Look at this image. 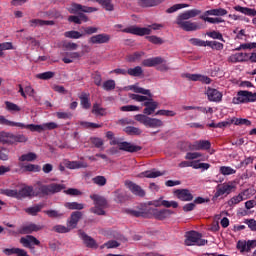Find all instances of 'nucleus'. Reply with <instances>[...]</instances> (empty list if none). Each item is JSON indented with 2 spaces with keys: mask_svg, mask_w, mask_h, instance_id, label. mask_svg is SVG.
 <instances>
[{
  "mask_svg": "<svg viewBox=\"0 0 256 256\" xmlns=\"http://www.w3.org/2000/svg\"><path fill=\"white\" fill-rule=\"evenodd\" d=\"M102 88L104 91H113L115 89V80H107L103 83Z\"/></svg>",
  "mask_w": 256,
  "mask_h": 256,
  "instance_id": "obj_56",
  "label": "nucleus"
},
{
  "mask_svg": "<svg viewBox=\"0 0 256 256\" xmlns=\"http://www.w3.org/2000/svg\"><path fill=\"white\" fill-rule=\"evenodd\" d=\"M145 55V52H134L133 54H130L127 56V61L129 63H135V61H141V57Z\"/></svg>",
  "mask_w": 256,
  "mask_h": 256,
  "instance_id": "obj_41",
  "label": "nucleus"
},
{
  "mask_svg": "<svg viewBox=\"0 0 256 256\" xmlns=\"http://www.w3.org/2000/svg\"><path fill=\"white\" fill-rule=\"evenodd\" d=\"M187 7H189V4H175L168 8L166 13H175V11H179V9H185Z\"/></svg>",
  "mask_w": 256,
  "mask_h": 256,
  "instance_id": "obj_53",
  "label": "nucleus"
},
{
  "mask_svg": "<svg viewBox=\"0 0 256 256\" xmlns=\"http://www.w3.org/2000/svg\"><path fill=\"white\" fill-rule=\"evenodd\" d=\"M127 213L132 217H147V213L141 210H128Z\"/></svg>",
  "mask_w": 256,
  "mask_h": 256,
  "instance_id": "obj_64",
  "label": "nucleus"
},
{
  "mask_svg": "<svg viewBox=\"0 0 256 256\" xmlns=\"http://www.w3.org/2000/svg\"><path fill=\"white\" fill-rule=\"evenodd\" d=\"M81 217H83V212H79V211L72 212L70 216V220L68 221V227L75 229Z\"/></svg>",
  "mask_w": 256,
  "mask_h": 256,
  "instance_id": "obj_26",
  "label": "nucleus"
},
{
  "mask_svg": "<svg viewBox=\"0 0 256 256\" xmlns=\"http://www.w3.org/2000/svg\"><path fill=\"white\" fill-rule=\"evenodd\" d=\"M31 27H44V25H55V21L53 20H41V19H32L30 20Z\"/></svg>",
  "mask_w": 256,
  "mask_h": 256,
  "instance_id": "obj_34",
  "label": "nucleus"
},
{
  "mask_svg": "<svg viewBox=\"0 0 256 256\" xmlns=\"http://www.w3.org/2000/svg\"><path fill=\"white\" fill-rule=\"evenodd\" d=\"M11 133H0V143H3V145H11L13 144V141L11 139Z\"/></svg>",
  "mask_w": 256,
  "mask_h": 256,
  "instance_id": "obj_47",
  "label": "nucleus"
},
{
  "mask_svg": "<svg viewBox=\"0 0 256 256\" xmlns=\"http://www.w3.org/2000/svg\"><path fill=\"white\" fill-rule=\"evenodd\" d=\"M65 167H67V169H87L88 165L81 161H67Z\"/></svg>",
  "mask_w": 256,
  "mask_h": 256,
  "instance_id": "obj_29",
  "label": "nucleus"
},
{
  "mask_svg": "<svg viewBox=\"0 0 256 256\" xmlns=\"http://www.w3.org/2000/svg\"><path fill=\"white\" fill-rule=\"evenodd\" d=\"M42 229L43 226L31 223L23 226L20 230V233L22 235H30V233L41 231Z\"/></svg>",
  "mask_w": 256,
  "mask_h": 256,
  "instance_id": "obj_25",
  "label": "nucleus"
},
{
  "mask_svg": "<svg viewBox=\"0 0 256 256\" xmlns=\"http://www.w3.org/2000/svg\"><path fill=\"white\" fill-rule=\"evenodd\" d=\"M22 169L30 173H39V171H41V166L36 164H27L25 166H22Z\"/></svg>",
  "mask_w": 256,
  "mask_h": 256,
  "instance_id": "obj_44",
  "label": "nucleus"
},
{
  "mask_svg": "<svg viewBox=\"0 0 256 256\" xmlns=\"http://www.w3.org/2000/svg\"><path fill=\"white\" fill-rule=\"evenodd\" d=\"M53 77H55V72L53 71H48L36 75V78L41 79L42 81H49V79H53Z\"/></svg>",
  "mask_w": 256,
  "mask_h": 256,
  "instance_id": "obj_46",
  "label": "nucleus"
},
{
  "mask_svg": "<svg viewBox=\"0 0 256 256\" xmlns=\"http://www.w3.org/2000/svg\"><path fill=\"white\" fill-rule=\"evenodd\" d=\"M110 145H118L119 151H126L127 153H137L143 149V147L133 145L131 142H123V139L115 138V136L110 139Z\"/></svg>",
  "mask_w": 256,
  "mask_h": 256,
  "instance_id": "obj_6",
  "label": "nucleus"
},
{
  "mask_svg": "<svg viewBox=\"0 0 256 256\" xmlns=\"http://www.w3.org/2000/svg\"><path fill=\"white\" fill-rule=\"evenodd\" d=\"M201 233L197 231L186 232L185 245L191 247V245H198L199 247L207 245V240L201 238Z\"/></svg>",
  "mask_w": 256,
  "mask_h": 256,
  "instance_id": "obj_10",
  "label": "nucleus"
},
{
  "mask_svg": "<svg viewBox=\"0 0 256 256\" xmlns=\"http://www.w3.org/2000/svg\"><path fill=\"white\" fill-rule=\"evenodd\" d=\"M201 14V10L199 9H191L187 10L183 13H180L176 18V25L180 27V29H183V31H199L201 29V26L197 24V22H191L189 19H193Z\"/></svg>",
  "mask_w": 256,
  "mask_h": 256,
  "instance_id": "obj_1",
  "label": "nucleus"
},
{
  "mask_svg": "<svg viewBox=\"0 0 256 256\" xmlns=\"http://www.w3.org/2000/svg\"><path fill=\"white\" fill-rule=\"evenodd\" d=\"M127 73L130 75V77H143V68H141V66L129 68Z\"/></svg>",
  "mask_w": 256,
  "mask_h": 256,
  "instance_id": "obj_38",
  "label": "nucleus"
},
{
  "mask_svg": "<svg viewBox=\"0 0 256 256\" xmlns=\"http://www.w3.org/2000/svg\"><path fill=\"white\" fill-rule=\"evenodd\" d=\"M165 0H138L139 7L147 8V7H157V5H161Z\"/></svg>",
  "mask_w": 256,
  "mask_h": 256,
  "instance_id": "obj_28",
  "label": "nucleus"
},
{
  "mask_svg": "<svg viewBox=\"0 0 256 256\" xmlns=\"http://www.w3.org/2000/svg\"><path fill=\"white\" fill-rule=\"evenodd\" d=\"M221 217H223V212L214 216L212 224L208 226V231H219V221L222 227L225 229V217Z\"/></svg>",
  "mask_w": 256,
  "mask_h": 256,
  "instance_id": "obj_20",
  "label": "nucleus"
},
{
  "mask_svg": "<svg viewBox=\"0 0 256 256\" xmlns=\"http://www.w3.org/2000/svg\"><path fill=\"white\" fill-rule=\"evenodd\" d=\"M79 11H82V13H95V11H99V9L95 7L83 6L77 3H73L69 9V12L73 14L79 13Z\"/></svg>",
  "mask_w": 256,
  "mask_h": 256,
  "instance_id": "obj_17",
  "label": "nucleus"
},
{
  "mask_svg": "<svg viewBox=\"0 0 256 256\" xmlns=\"http://www.w3.org/2000/svg\"><path fill=\"white\" fill-rule=\"evenodd\" d=\"M146 39H148V41L150 43H153L154 45H163V43H164L163 39H161L160 37H157L155 35L147 36Z\"/></svg>",
  "mask_w": 256,
  "mask_h": 256,
  "instance_id": "obj_60",
  "label": "nucleus"
},
{
  "mask_svg": "<svg viewBox=\"0 0 256 256\" xmlns=\"http://www.w3.org/2000/svg\"><path fill=\"white\" fill-rule=\"evenodd\" d=\"M247 193V190L241 192L240 194H238L237 196L232 197L229 201H228V205L229 207H235V205H238V203H241V201H245V194Z\"/></svg>",
  "mask_w": 256,
  "mask_h": 256,
  "instance_id": "obj_31",
  "label": "nucleus"
},
{
  "mask_svg": "<svg viewBox=\"0 0 256 256\" xmlns=\"http://www.w3.org/2000/svg\"><path fill=\"white\" fill-rule=\"evenodd\" d=\"M36 159H37V154L33 152L23 154L21 157H19V161L21 162H25V161L31 162V161H35Z\"/></svg>",
  "mask_w": 256,
  "mask_h": 256,
  "instance_id": "obj_49",
  "label": "nucleus"
},
{
  "mask_svg": "<svg viewBox=\"0 0 256 256\" xmlns=\"http://www.w3.org/2000/svg\"><path fill=\"white\" fill-rule=\"evenodd\" d=\"M256 101V94L249 91H239L237 97L233 98V103L239 105V103H253Z\"/></svg>",
  "mask_w": 256,
  "mask_h": 256,
  "instance_id": "obj_11",
  "label": "nucleus"
},
{
  "mask_svg": "<svg viewBox=\"0 0 256 256\" xmlns=\"http://www.w3.org/2000/svg\"><path fill=\"white\" fill-rule=\"evenodd\" d=\"M225 125H246V127L251 126V121L245 119V118H230L227 119L225 122Z\"/></svg>",
  "mask_w": 256,
  "mask_h": 256,
  "instance_id": "obj_27",
  "label": "nucleus"
},
{
  "mask_svg": "<svg viewBox=\"0 0 256 256\" xmlns=\"http://www.w3.org/2000/svg\"><path fill=\"white\" fill-rule=\"evenodd\" d=\"M64 207H66V209H70V211H81L85 209V205L79 202H67L64 204Z\"/></svg>",
  "mask_w": 256,
  "mask_h": 256,
  "instance_id": "obj_36",
  "label": "nucleus"
},
{
  "mask_svg": "<svg viewBox=\"0 0 256 256\" xmlns=\"http://www.w3.org/2000/svg\"><path fill=\"white\" fill-rule=\"evenodd\" d=\"M124 133H126L127 135H141L142 131L138 127L127 126L124 128Z\"/></svg>",
  "mask_w": 256,
  "mask_h": 256,
  "instance_id": "obj_45",
  "label": "nucleus"
},
{
  "mask_svg": "<svg viewBox=\"0 0 256 256\" xmlns=\"http://www.w3.org/2000/svg\"><path fill=\"white\" fill-rule=\"evenodd\" d=\"M43 207H45V205L36 204L32 207L26 208L25 213H27L28 215H32V217H35L37 216V213H41V210L43 209Z\"/></svg>",
  "mask_w": 256,
  "mask_h": 256,
  "instance_id": "obj_33",
  "label": "nucleus"
},
{
  "mask_svg": "<svg viewBox=\"0 0 256 256\" xmlns=\"http://www.w3.org/2000/svg\"><path fill=\"white\" fill-rule=\"evenodd\" d=\"M228 61H230L231 63H243L250 61L251 63V53L240 52L233 54L229 57Z\"/></svg>",
  "mask_w": 256,
  "mask_h": 256,
  "instance_id": "obj_19",
  "label": "nucleus"
},
{
  "mask_svg": "<svg viewBox=\"0 0 256 256\" xmlns=\"http://www.w3.org/2000/svg\"><path fill=\"white\" fill-rule=\"evenodd\" d=\"M162 175H165V173L153 169L140 173L139 177H146L147 179H156V177H161Z\"/></svg>",
  "mask_w": 256,
  "mask_h": 256,
  "instance_id": "obj_30",
  "label": "nucleus"
},
{
  "mask_svg": "<svg viewBox=\"0 0 256 256\" xmlns=\"http://www.w3.org/2000/svg\"><path fill=\"white\" fill-rule=\"evenodd\" d=\"M9 49H13V43L11 42H4L0 44V57H3L5 53L3 51H9Z\"/></svg>",
  "mask_w": 256,
  "mask_h": 256,
  "instance_id": "obj_54",
  "label": "nucleus"
},
{
  "mask_svg": "<svg viewBox=\"0 0 256 256\" xmlns=\"http://www.w3.org/2000/svg\"><path fill=\"white\" fill-rule=\"evenodd\" d=\"M163 28L161 24H152L149 27H138V26H130L128 28L123 29V33H130L131 35H138V37H143L145 35H151L152 29L153 31H159V29Z\"/></svg>",
  "mask_w": 256,
  "mask_h": 256,
  "instance_id": "obj_4",
  "label": "nucleus"
},
{
  "mask_svg": "<svg viewBox=\"0 0 256 256\" xmlns=\"http://www.w3.org/2000/svg\"><path fill=\"white\" fill-rule=\"evenodd\" d=\"M204 15H205V16H207V15H214V16H216V17H219V16L225 15V10H224V9H221V8L212 9V10H207L206 12H204Z\"/></svg>",
  "mask_w": 256,
  "mask_h": 256,
  "instance_id": "obj_51",
  "label": "nucleus"
},
{
  "mask_svg": "<svg viewBox=\"0 0 256 256\" xmlns=\"http://www.w3.org/2000/svg\"><path fill=\"white\" fill-rule=\"evenodd\" d=\"M256 248V240H239L237 243V249L240 253H249L252 249Z\"/></svg>",
  "mask_w": 256,
  "mask_h": 256,
  "instance_id": "obj_12",
  "label": "nucleus"
},
{
  "mask_svg": "<svg viewBox=\"0 0 256 256\" xmlns=\"http://www.w3.org/2000/svg\"><path fill=\"white\" fill-rule=\"evenodd\" d=\"M44 213L45 215H48L50 219H61V217H63V213L59 212L58 210H46Z\"/></svg>",
  "mask_w": 256,
  "mask_h": 256,
  "instance_id": "obj_50",
  "label": "nucleus"
},
{
  "mask_svg": "<svg viewBox=\"0 0 256 256\" xmlns=\"http://www.w3.org/2000/svg\"><path fill=\"white\" fill-rule=\"evenodd\" d=\"M80 239H82L85 247H88V249H99L97 241L93 239V237L87 235V233L80 232Z\"/></svg>",
  "mask_w": 256,
  "mask_h": 256,
  "instance_id": "obj_18",
  "label": "nucleus"
},
{
  "mask_svg": "<svg viewBox=\"0 0 256 256\" xmlns=\"http://www.w3.org/2000/svg\"><path fill=\"white\" fill-rule=\"evenodd\" d=\"M90 199L94 201L95 207L90 209L91 213H95V215H105V209L109 207V203L107 202V198L98 194L90 195Z\"/></svg>",
  "mask_w": 256,
  "mask_h": 256,
  "instance_id": "obj_5",
  "label": "nucleus"
},
{
  "mask_svg": "<svg viewBox=\"0 0 256 256\" xmlns=\"http://www.w3.org/2000/svg\"><path fill=\"white\" fill-rule=\"evenodd\" d=\"M84 35L85 34L75 30L67 31L64 33V37H67L68 39H81V37Z\"/></svg>",
  "mask_w": 256,
  "mask_h": 256,
  "instance_id": "obj_43",
  "label": "nucleus"
},
{
  "mask_svg": "<svg viewBox=\"0 0 256 256\" xmlns=\"http://www.w3.org/2000/svg\"><path fill=\"white\" fill-rule=\"evenodd\" d=\"M114 195V201L116 203H125L127 201V196L121 192L120 189L113 192Z\"/></svg>",
  "mask_w": 256,
  "mask_h": 256,
  "instance_id": "obj_39",
  "label": "nucleus"
},
{
  "mask_svg": "<svg viewBox=\"0 0 256 256\" xmlns=\"http://www.w3.org/2000/svg\"><path fill=\"white\" fill-rule=\"evenodd\" d=\"M65 189V185L52 183L48 185H41L38 188L36 195L40 197H47L48 195H55V193H61Z\"/></svg>",
  "mask_w": 256,
  "mask_h": 256,
  "instance_id": "obj_8",
  "label": "nucleus"
},
{
  "mask_svg": "<svg viewBox=\"0 0 256 256\" xmlns=\"http://www.w3.org/2000/svg\"><path fill=\"white\" fill-rule=\"evenodd\" d=\"M235 11H238V13H242L243 15H248V17H256V10L252 8H247L243 6H235Z\"/></svg>",
  "mask_w": 256,
  "mask_h": 256,
  "instance_id": "obj_32",
  "label": "nucleus"
},
{
  "mask_svg": "<svg viewBox=\"0 0 256 256\" xmlns=\"http://www.w3.org/2000/svg\"><path fill=\"white\" fill-rule=\"evenodd\" d=\"M80 105L83 109H91V101H89V94L82 92L79 96Z\"/></svg>",
  "mask_w": 256,
  "mask_h": 256,
  "instance_id": "obj_35",
  "label": "nucleus"
},
{
  "mask_svg": "<svg viewBox=\"0 0 256 256\" xmlns=\"http://www.w3.org/2000/svg\"><path fill=\"white\" fill-rule=\"evenodd\" d=\"M20 125H22V126H17V127H20V129H29V131L37 132V133H42V131H43L42 125H35V124L25 125L23 123H20Z\"/></svg>",
  "mask_w": 256,
  "mask_h": 256,
  "instance_id": "obj_37",
  "label": "nucleus"
},
{
  "mask_svg": "<svg viewBox=\"0 0 256 256\" xmlns=\"http://www.w3.org/2000/svg\"><path fill=\"white\" fill-rule=\"evenodd\" d=\"M5 105H6L7 111H15V112L21 111V108L13 102L6 101Z\"/></svg>",
  "mask_w": 256,
  "mask_h": 256,
  "instance_id": "obj_61",
  "label": "nucleus"
},
{
  "mask_svg": "<svg viewBox=\"0 0 256 256\" xmlns=\"http://www.w3.org/2000/svg\"><path fill=\"white\" fill-rule=\"evenodd\" d=\"M109 41H111V36L105 33L91 36L88 40L91 45H103L109 43Z\"/></svg>",
  "mask_w": 256,
  "mask_h": 256,
  "instance_id": "obj_14",
  "label": "nucleus"
},
{
  "mask_svg": "<svg viewBox=\"0 0 256 256\" xmlns=\"http://www.w3.org/2000/svg\"><path fill=\"white\" fill-rule=\"evenodd\" d=\"M12 143H27V137L23 134L11 135Z\"/></svg>",
  "mask_w": 256,
  "mask_h": 256,
  "instance_id": "obj_52",
  "label": "nucleus"
},
{
  "mask_svg": "<svg viewBox=\"0 0 256 256\" xmlns=\"http://www.w3.org/2000/svg\"><path fill=\"white\" fill-rule=\"evenodd\" d=\"M143 67H156L157 71H169V64L167 63V60H165L163 57H154V58H148L144 59L142 61Z\"/></svg>",
  "mask_w": 256,
  "mask_h": 256,
  "instance_id": "obj_7",
  "label": "nucleus"
},
{
  "mask_svg": "<svg viewBox=\"0 0 256 256\" xmlns=\"http://www.w3.org/2000/svg\"><path fill=\"white\" fill-rule=\"evenodd\" d=\"M206 95L210 101H214L215 103H219L223 99V94L219 90L211 87L207 88Z\"/></svg>",
  "mask_w": 256,
  "mask_h": 256,
  "instance_id": "obj_23",
  "label": "nucleus"
},
{
  "mask_svg": "<svg viewBox=\"0 0 256 256\" xmlns=\"http://www.w3.org/2000/svg\"><path fill=\"white\" fill-rule=\"evenodd\" d=\"M152 215L154 219H157L158 221H164V219H167L173 215V211L169 209H153L152 210Z\"/></svg>",
  "mask_w": 256,
  "mask_h": 256,
  "instance_id": "obj_21",
  "label": "nucleus"
},
{
  "mask_svg": "<svg viewBox=\"0 0 256 256\" xmlns=\"http://www.w3.org/2000/svg\"><path fill=\"white\" fill-rule=\"evenodd\" d=\"M156 115H161L163 117H175L177 113H175L173 110H158Z\"/></svg>",
  "mask_w": 256,
  "mask_h": 256,
  "instance_id": "obj_62",
  "label": "nucleus"
},
{
  "mask_svg": "<svg viewBox=\"0 0 256 256\" xmlns=\"http://www.w3.org/2000/svg\"><path fill=\"white\" fill-rule=\"evenodd\" d=\"M92 113L94 115H100V117L107 115L106 109L101 107L98 103L93 104Z\"/></svg>",
  "mask_w": 256,
  "mask_h": 256,
  "instance_id": "obj_40",
  "label": "nucleus"
},
{
  "mask_svg": "<svg viewBox=\"0 0 256 256\" xmlns=\"http://www.w3.org/2000/svg\"><path fill=\"white\" fill-rule=\"evenodd\" d=\"M125 186L127 187V189H129V191H131L133 195H136V197H145V190H143V188H141V186H139L135 182L131 180H126Z\"/></svg>",
  "mask_w": 256,
  "mask_h": 256,
  "instance_id": "obj_13",
  "label": "nucleus"
},
{
  "mask_svg": "<svg viewBox=\"0 0 256 256\" xmlns=\"http://www.w3.org/2000/svg\"><path fill=\"white\" fill-rule=\"evenodd\" d=\"M129 97L130 99H132L133 101H137L138 103H143L144 101L147 102V100L149 99V96L147 97L138 94H130Z\"/></svg>",
  "mask_w": 256,
  "mask_h": 256,
  "instance_id": "obj_58",
  "label": "nucleus"
},
{
  "mask_svg": "<svg viewBox=\"0 0 256 256\" xmlns=\"http://www.w3.org/2000/svg\"><path fill=\"white\" fill-rule=\"evenodd\" d=\"M20 243L23 245V247H26L27 249H30L33 251L35 247L33 245H41V241L35 238L33 235H27L26 237L20 238Z\"/></svg>",
  "mask_w": 256,
  "mask_h": 256,
  "instance_id": "obj_15",
  "label": "nucleus"
},
{
  "mask_svg": "<svg viewBox=\"0 0 256 256\" xmlns=\"http://www.w3.org/2000/svg\"><path fill=\"white\" fill-rule=\"evenodd\" d=\"M131 89L134 91V93H141V95H147L149 97V99L142 104L143 107H145L143 113L144 115H153L155 110L159 107V102L153 100L151 90H147L136 85L131 86Z\"/></svg>",
  "mask_w": 256,
  "mask_h": 256,
  "instance_id": "obj_2",
  "label": "nucleus"
},
{
  "mask_svg": "<svg viewBox=\"0 0 256 256\" xmlns=\"http://www.w3.org/2000/svg\"><path fill=\"white\" fill-rule=\"evenodd\" d=\"M190 151H207L211 149V142L209 140L195 141L193 144L189 145Z\"/></svg>",
  "mask_w": 256,
  "mask_h": 256,
  "instance_id": "obj_16",
  "label": "nucleus"
},
{
  "mask_svg": "<svg viewBox=\"0 0 256 256\" xmlns=\"http://www.w3.org/2000/svg\"><path fill=\"white\" fill-rule=\"evenodd\" d=\"M184 77H186V79L189 81H200L201 83H205V85L211 84V78L205 75L186 73L184 74Z\"/></svg>",
  "mask_w": 256,
  "mask_h": 256,
  "instance_id": "obj_22",
  "label": "nucleus"
},
{
  "mask_svg": "<svg viewBox=\"0 0 256 256\" xmlns=\"http://www.w3.org/2000/svg\"><path fill=\"white\" fill-rule=\"evenodd\" d=\"M71 227L63 226V225H56L53 227L52 230L55 231V233H69L71 231Z\"/></svg>",
  "mask_w": 256,
  "mask_h": 256,
  "instance_id": "obj_57",
  "label": "nucleus"
},
{
  "mask_svg": "<svg viewBox=\"0 0 256 256\" xmlns=\"http://www.w3.org/2000/svg\"><path fill=\"white\" fill-rule=\"evenodd\" d=\"M246 49H256V42H249V43L241 44L237 48V51L246 50Z\"/></svg>",
  "mask_w": 256,
  "mask_h": 256,
  "instance_id": "obj_63",
  "label": "nucleus"
},
{
  "mask_svg": "<svg viewBox=\"0 0 256 256\" xmlns=\"http://www.w3.org/2000/svg\"><path fill=\"white\" fill-rule=\"evenodd\" d=\"M174 195L180 199V201H193V194L189 189H177L174 191Z\"/></svg>",
  "mask_w": 256,
  "mask_h": 256,
  "instance_id": "obj_24",
  "label": "nucleus"
},
{
  "mask_svg": "<svg viewBox=\"0 0 256 256\" xmlns=\"http://www.w3.org/2000/svg\"><path fill=\"white\" fill-rule=\"evenodd\" d=\"M0 193L1 195H6V197H14V199H18L19 201L35 196L33 186L27 185L21 186L18 190L2 189Z\"/></svg>",
  "mask_w": 256,
  "mask_h": 256,
  "instance_id": "obj_3",
  "label": "nucleus"
},
{
  "mask_svg": "<svg viewBox=\"0 0 256 256\" xmlns=\"http://www.w3.org/2000/svg\"><path fill=\"white\" fill-rule=\"evenodd\" d=\"M135 120L138 121V123L145 125V127H150L151 129L163 127V121L157 118H151L145 114H137L135 116Z\"/></svg>",
  "mask_w": 256,
  "mask_h": 256,
  "instance_id": "obj_9",
  "label": "nucleus"
},
{
  "mask_svg": "<svg viewBox=\"0 0 256 256\" xmlns=\"http://www.w3.org/2000/svg\"><path fill=\"white\" fill-rule=\"evenodd\" d=\"M0 125H7L8 127L22 126L21 122H13L11 120L6 119L4 116H0Z\"/></svg>",
  "mask_w": 256,
  "mask_h": 256,
  "instance_id": "obj_48",
  "label": "nucleus"
},
{
  "mask_svg": "<svg viewBox=\"0 0 256 256\" xmlns=\"http://www.w3.org/2000/svg\"><path fill=\"white\" fill-rule=\"evenodd\" d=\"M206 35L210 37L211 39H218L219 41H225L223 39V34H221L218 31H211V32H206Z\"/></svg>",
  "mask_w": 256,
  "mask_h": 256,
  "instance_id": "obj_59",
  "label": "nucleus"
},
{
  "mask_svg": "<svg viewBox=\"0 0 256 256\" xmlns=\"http://www.w3.org/2000/svg\"><path fill=\"white\" fill-rule=\"evenodd\" d=\"M93 183L100 187H104V185H107V178H105V176H96L93 178Z\"/></svg>",
  "mask_w": 256,
  "mask_h": 256,
  "instance_id": "obj_55",
  "label": "nucleus"
},
{
  "mask_svg": "<svg viewBox=\"0 0 256 256\" xmlns=\"http://www.w3.org/2000/svg\"><path fill=\"white\" fill-rule=\"evenodd\" d=\"M96 3L101 5L106 11H113L115 7L113 6V3H111V0H94Z\"/></svg>",
  "mask_w": 256,
  "mask_h": 256,
  "instance_id": "obj_42",
  "label": "nucleus"
}]
</instances>
